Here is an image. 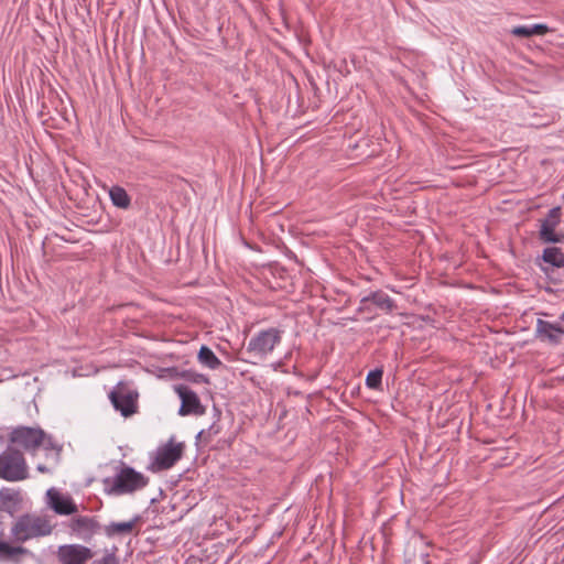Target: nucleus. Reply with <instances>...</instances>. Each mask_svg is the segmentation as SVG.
<instances>
[{"label": "nucleus", "instance_id": "11", "mask_svg": "<svg viewBox=\"0 0 564 564\" xmlns=\"http://www.w3.org/2000/svg\"><path fill=\"white\" fill-rule=\"evenodd\" d=\"M69 529L78 538L89 540L100 529L96 518L88 516H78L70 520Z\"/></svg>", "mask_w": 564, "mask_h": 564}, {"label": "nucleus", "instance_id": "19", "mask_svg": "<svg viewBox=\"0 0 564 564\" xmlns=\"http://www.w3.org/2000/svg\"><path fill=\"white\" fill-rule=\"evenodd\" d=\"M134 525L133 521L127 522H111L109 525L105 528V532L108 536H112L116 534L129 533L132 531Z\"/></svg>", "mask_w": 564, "mask_h": 564}, {"label": "nucleus", "instance_id": "7", "mask_svg": "<svg viewBox=\"0 0 564 564\" xmlns=\"http://www.w3.org/2000/svg\"><path fill=\"white\" fill-rule=\"evenodd\" d=\"M59 564H87L94 557V551L83 544H63L56 552Z\"/></svg>", "mask_w": 564, "mask_h": 564}, {"label": "nucleus", "instance_id": "17", "mask_svg": "<svg viewBox=\"0 0 564 564\" xmlns=\"http://www.w3.org/2000/svg\"><path fill=\"white\" fill-rule=\"evenodd\" d=\"M198 361L209 369H217L221 366L220 359L215 352L207 346L203 345L198 351Z\"/></svg>", "mask_w": 564, "mask_h": 564}, {"label": "nucleus", "instance_id": "23", "mask_svg": "<svg viewBox=\"0 0 564 564\" xmlns=\"http://www.w3.org/2000/svg\"><path fill=\"white\" fill-rule=\"evenodd\" d=\"M93 564H119V560L115 552H106L100 560L95 561Z\"/></svg>", "mask_w": 564, "mask_h": 564}, {"label": "nucleus", "instance_id": "4", "mask_svg": "<svg viewBox=\"0 0 564 564\" xmlns=\"http://www.w3.org/2000/svg\"><path fill=\"white\" fill-rule=\"evenodd\" d=\"M52 524L45 517L24 514L20 517L11 529V534L18 542L51 534Z\"/></svg>", "mask_w": 564, "mask_h": 564}, {"label": "nucleus", "instance_id": "5", "mask_svg": "<svg viewBox=\"0 0 564 564\" xmlns=\"http://www.w3.org/2000/svg\"><path fill=\"white\" fill-rule=\"evenodd\" d=\"M281 339L282 332L275 327L260 330L249 340L247 352L259 360H263L281 343Z\"/></svg>", "mask_w": 564, "mask_h": 564}, {"label": "nucleus", "instance_id": "26", "mask_svg": "<svg viewBox=\"0 0 564 564\" xmlns=\"http://www.w3.org/2000/svg\"><path fill=\"white\" fill-rule=\"evenodd\" d=\"M0 496L3 498V499H10L9 495H6L4 491H0Z\"/></svg>", "mask_w": 564, "mask_h": 564}, {"label": "nucleus", "instance_id": "15", "mask_svg": "<svg viewBox=\"0 0 564 564\" xmlns=\"http://www.w3.org/2000/svg\"><path fill=\"white\" fill-rule=\"evenodd\" d=\"M26 553V550L21 546H13L8 542L0 540V561L17 562L19 556Z\"/></svg>", "mask_w": 564, "mask_h": 564}, {"label": "nucleus", "instance_id": "14", "mask_svg": "<svg viewBox=\"0 0 564 564\" xmlns=\"http://www.w3.org/2000/svg\"><path fill=\"white\" fill-rule=\"evenodd\" d=\"M369 301L387 313L392 312L397 307L393 299H391L388 294H386L382 291L372 292L361 300L362 303Z\"/></svg>", "mask_w": 564, "mask_h": 564}, {"label": "nucleus", "instance_id": "16", "mask_svg": "<svg viewBox=\"0 0 564 564\" xmlns=\"http://www.w3.org/2000/svg\"><path fill=\"white\" fill-rule=\"evenodd\" d=\"M109 197L111 199V203L116 207H119L122 209H127L131 204V199H130V196L128 195L127 191L123 187L118 186V185L112 186L109 189Z\"/></svg>", "mask_w": 564, "mask_h": 564}, {"label": "nucleus", "instance_id": "18", "mask_svg": "<svg viewBox=\"0 0 564 564\" xmlns=\"http://www.w3.org/2000/svg\"><path fill=\"white\" fill-rule=\"evenodd\" d=\"M543 260L555 267H564V252L556 247L546 248L543 251Z\"/></svg>", "mask_w": 564, "mask_h": 564}, {"label": "nucleus", "instance_id": "9", "mask_svg": "<svg viewBox=\"0 0 564 564\" xmlns=\"http://www.w3.org/2000/svg\"><path fill=\"white\" fill-rule=\"evenodd\" d=\"M46 506L56 514L70 516L78 511V507L70 495L63 494L52 487L45 494Z\"/></svg>", "mask_w": 564, "mask_h": 564}, {"label": "nucleus", "instance_id": "21", "mask_svg": "<svg viewBox=\"0 0 564 564\" xmlns=\"http://www.w3.org/2000/svg\"><path fill=\"white\" fill-rule=\"evenodd\" d=\"M220 426L216 423L212 424L207 430H202L197 434V440L204 443H209L214 436L219 434Z\"/></svg>", "mask_w": 564, "mask_h": 564}, {"label": "nucleus", "instance_id": "8", "mask_svg": "<svg viewBox=\"0 0 564 564\" xmlns=\"http://www.w3.org/2000/svg\"><path fill=\"white\" fill-rule=\"evenodd\" d=\"M183 445L174 443L172 440L163 446H160L154 454L151 463L153 470H165L171 468L181 457Z\"/></svg>", "mask_w": 564, "mask_h": 564}, {"label": "nucleus", "instance_id": "3", "mask_svg": "<svg viewBox=\"0 0 564 564\" xmlns=\"http://www.w3.org/2000/svg\"><path fill=\"white\" fill-rule=\"evenodd\" d=\"M29 478V466L23 452L8 446L0 453V479L18 482Z\"/></svg>", "mask_w": 564, "mask_h": 564}, {"label": "nucleus", "instance_id": "24", "mask_svg": "<svg viewBox=\"0 0 564 564\" xmlns=\"http://www.w3.org/2000/svg\"><path fill=\"white\" fill-rule=\"evenodd\" d=\"M531 30L533 35H544L549 32V28L545 24H533Z\"/></svg>", "mask_w": 564, "mask_h": 564}, {"label": "nucleus", "instance_id": "20", "mask_svg": "<svg viewBox=\"0 0 564 564\" xmlns=\"http://www.w3.org/2000/svg\"><path fill=\"white\" fill-rule=\"evenodd\" d=\"M381 380H382V370L381 369H375L369 371V373L366 377V386L369 389H379L381 387Z\"/></svg>", "mask_w": 564, "mask_h": 564}, {"label": "nucleus", "instance_id": "10", "mask_svg": "<svg viewBox=\"0 0 564 564\" xmlns=\"http://www.w3.org/2000/svg\"><path fill=\"white\" fill-rule=\"evenodd\" d=\"M561 221V207H553L549 210L546 217L541 221L540 239L544 242L556 243L562 241L564 235L555 232V228Z\"/></svg>", "mask_w": 564, "mask_h": 564}, {"label": "nucleus", "instance_id": "6", "mask_svg": "<svg viewBox=\"0 0 564 564\" xmlns=\"http://www.w3.org/2000/svg\"><path fill=\"white\" fill-rule=\"evenodd\" d=\"M138 397V392L123 382H119L109 393L113 408L124 417L137 412Z\"/></svg>", "mask_w": 564, "mask_h": 564}, {"label": "nucleus", "instance_id": "13", "mask_svg": "<svg viewBox=\"0 0 564 564\" xmlns=\"http://www.w3.org/2000/svg\"><path fill=\"white\" fill-rule=\"evenodd\" d=\"M180 397L182 399V404L180 408V414L186 415L192 413H200V402L198 397L192 390L185 388L180 390Z\"/></svg>", "mask_w": 564, "mask_h": 564}, {"label": "nucleus", "instance_id": "1", "mask_svg": "<svg viewBox=\"0 0 564 564\" xmlns=\"http://www.w3.org/2000/svg\"><path fill=\"white\" fill-rule=\"evenodd\" d=\"M9 446L22 449L23 452L35 455L40 449L45 453L55 464L59 460L62 447L56 441L37 426L19 425L11 427L8 433Z\"/></svg>", "mask_w": 564, "mask_h": 564}, {"label": "nucleus", "instance_id": "2", "mask_svg": "<svg viewBox=\"0 0 564 564\" xmlns=\"http://www.w3.org/2000/svg\"><path fill=\"white\" fill-rule=\"evenodd\" d=\"M149 478L134 468L122 465L111 477L102 480L104 491L108 496H124L142 490L147 487Z\"/></svg>", "mask_w": 564, "mask_h": 564}, {"label": "nucleus", "instance_id": "12", "mask_svg": "<svg viewBox=\"0 0 564 564\" xmlns=\"http://www.w3.org/2000/svg\"><path fill=\"white\" fill-rule=\"evenodd\" d=\"M536 333L541 339L558 343L561 336L564 335V327L539 318L536 322Z\"/></svg>", "mask_w": 564, "mask_h": 564}, {"label": "nucleus", "instance_id": "25", "mask_svg": "<svg viewBox=\"0 0 564 564\" xmlns=\"http://www.w3.org/2000/svg\"><path fill=\"white\" fill-rule=\"evenodd\" d=\"M36 470L41 474H48V473H52V469L48 468L46 465H43V464H39L36 466Z\"/></svg>", "mask_w": 564, "mask_h": 564}, {"label": "nucleus", "instance_id": "22", "mask_svg": "<svg viewBox=\"0 0 564 564\" xmlns=\"http://www.w3.org/2000/svg\"><path fill=\"white\" fill-rule=\"evenodd\" d=\"M511 34L519 37L533 36L531 25H518L511 30Z\"/></svg>", "mask_w": 564, "mask_h": 564}]
</instances>
